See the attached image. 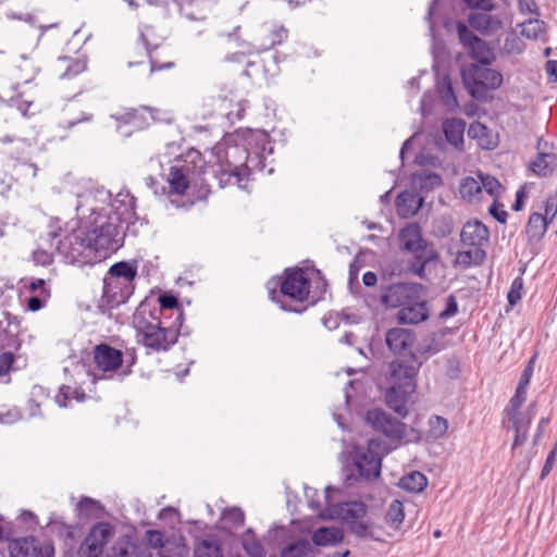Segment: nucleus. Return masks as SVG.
Listing matches in <instances>:
<instances>
[{"mask_svg": "<svg viewBox=\"0 0 557 557\" xmlns=\"http://www.w3.org/2000/svg\"><path fill=\"white\" fill-rule=\"evenodd\" d=\"M411 393H404V389L389 387L386 392L387 405L397 413L405 416L407 413V400Z\"/></svg>", "mask_w": 557, "mask_h": 557, "instance_id": "37", "label": "nucleus"}, {"mask_svg": "<svg viewBox=\"0 0 557 557\" xmlns=\"http://www.w3.org/2000/svg\"><path fill=\"white\" fill-rule=\"evenodd\" d=\"M156 4H166L168 0H148ZM180 12L190 21H201L211 9L209 0H172Z\"/></svg>", "mask_w": 557, "mask_h": 557, "instance_id": "21", "label": "nucleus"}, {"mask_svg": "<svg viewBox=\"0 0 557 557\" xmlns=\"http://www.w3.org/2000/svg\"><path fill=\"white\" fill-rule=\"evenodd\" d=\"M399 243L401 249L412 253L417 259V262L411 267V271L422 276L425 264L434 260L436 253L422 237L421 227L416 223L405 226L399 232Z\"/></svg>", "mask_w": 557, "mask_h": 557, "instance_id": "8", "label": "nucleus"}, {"mask_svg": "<svg viewBox=\"0 0 557 557\" xmlns=\"http://www.w3.org/2000/svg\"><path fill=\"white\" fill-rule=\"evenodd\" d=\"M94 362L97 370L103 373L99 377L94 375V381L97 379H111L112 373L123 366V354L121 350L107 344H100L94 349Z\"/></svg>", "mask_w": 557, "mask_h": 557, "instance_id": "14", "label": "nucleus"}, {"mask_svg": "<svg viewBox=\"0 0 557 557\" xmlns=\"http://www.w3.org/2000/svg\"><path fill=\"white\" fill-rule=\"evenodd\" d=\"M33 258L35 263L39 265H49L52 263L53 260L52 253L44 249H37L36 251H34Z\"/></svg>", "mask_w": 557, "mask_h": 557, "instance_id": "60", "label": "nucleus"}, {"mask_svg": "<svg viewBox=\"0 0 557 557\" xmlns=\"http://www.w3.org/2000/svg\"><path fill=\"white\" fill-rule=\"evenodd\" d=\"M537 153L530 163V170L537 176H548L557 168V154L553 145L544 139L537 141Z\"/></svg>", "mask_w": 557, "mask_h": 557, "instance_id": "17", "label": "nucleus"}, {"mask_svg": "<svg viewBox=\"0 0 557 557\" xmlns=\"http://www.w3.org/2000/svg\"><path fill=\"white\" fill-rule=\"evenodd\" d=\"M159 306H151V308L160 309V318H162V312L164 309H174L178 306V300L174 295L163 294L158 299Z\"/></svg>", "mask_w": 557, "mask_h": 557, "instance_id": "56", "label": "nucleus"}, {"mask_svg": "<svg viewBox=\"0 0 557 557\" xmlns=\"http://www.w3.org/2000/svg\"><path fill=\"white\" fill-rule=\"evenodd\" d=\"M195 557H223L221 545L215 540H201L195 545Z\"/></svg>", "mask_w": 557, "mask_h": 557, "instance_id": "39", "label": "nucleus"}, {"mask_svg": "<svg viewBox=\"0 0 557 557\" xmlns=\"http://www.w3.org/2000/svg\"><path fill=\"white\" fill-rule=\"evenodd\" d=\"M429 315L426 301L420 297L400 308L397 312V320L404 324H418L428 320Z\"/></svg>", "mask_w": 557, "mask_h": 557, "instance_id": "22", "label": "nucleus"}, {"mask_svg": "<svg viewBox=\"0 0 557 557\" xmlns=\"http://www.w3.org/2000/svg\"><path fill=\"white\" fill-rule=\"evenodd\" d=\"M428 425L429 430L426 435L434 441L443 438L449 428L448 420L440 416H432L428 421Z\"/></svg>", "mask_w": 557, "mask_h": 557, "instance_id": "40", "label": "nucleus"}, {"mask_svg": "<svg viewBox=\"0 0 557 557\" xmlns=\"http://www.w3.org/2000/svg\"><path fill=\"white\" fill-rule=\"evenodd\" d=\"M23 289L22 293L24 295L30 294L33 295H42L44 297H50V289L48 287L47 281L42 278H32L22 280Z\"/></svg>", "mask_w": 557, "mask_h": 557, "instance_id": "42", "label": "nucleus"}, {"mask_svg": "<svg viewBox=\"0 0 557 557\" xmlns=\"http://www.w3.org/2000/svg\"><path fill=\"white\" fill-rule=\"evenodd\" d=\"M557 215V193L548 196L545 201L544 214L547 221L550 223Z\"/></svg>", "mask_w": 557, "mask_h": 557, "instance_id": "57", "label": "nucleus"}, {"mask_svg": "<svg viewBox=\"0 0 557 557\" xmlns=\"http://www.w3.org/2000/svg\"><path fill=\"white\" fill-rule=\"evenodd\" d=\"M159 518L169 523L172 528L181 523V515L178 510L173 507L163 508L159 513Z\"/></svg>", "mask_w": 557, "mask_h": 557, "instance_id": "55", "label": "nucleus"}, {"mask_svg": "<svg viewBox=\"0 0 557 557\" xmlns=\"http://www.w3.org/2000/svg\"><path fill=\"white\" fill-rule=\"evenodd\" d=\"M76 226L62 238V224L51 220L45 240L67 263H91L107 258L122 245L125 230L136 219L135 199L125 190L112 198L103 187L90 186L77 193Z\"/></svg>", "mask_w": 557, "mask_h": 557, "instance_id": "1", "label": "nucleus"}, {"mask_svg": "<svg viewBox=\"0 0 557 557\" xmlns=\"http://www.w3.org/2000/svg\"><path fill=\"white\" fill-rule=\"evenodd\" d=\"M137 264L129 261L110 267L103 278V298L110 306L124 304L134 293Z\"/></svg>", "mask_w": 557, "mask_h": 557, "instance_id": "7", "label": "nucleus"}, {"mask_svg": "<svg viewBox=\"0 0 557 557\" xmlns=\"http://www.w3.org/2000/svg\"><path fill=\"white\" fill-rule=\"evenodd\" d=\"M117 121L124 124H131L134 127H139V117L137 110H129L125 114L117 117Z\"/></svg>", "mask_w": 557, "mask_h": 557, "instance_id": "62", "label": "nucleus"}, {"mask_svg": "<svg viewBox=\"0 0 557 557\" xmlns=\"http://www.w3.org/2000/svg\"><path fill=\"white\" fill-rule=\"evenodd\" d=\"M114 535V528L109 522H98L90 528L79 546V557H101L104 547Z\"/></svg>", "mask_w": 557, "mask_h": 557, "instance_id": "10", "label": "nucleus"}, {"mask_svg": "<svg viewBox=\"0 0 557 557\" xmlns=\"http://www.w3.org/2000/svg\"><path fill=\"white\" fill-rule=\"evenodd\" d=\"M171 193L183 195L189 186L188 169L172 166L168 178Z\"/></svg>", "mask_w": 557, "mask_h": 557, "instance_id": "29", "label": "nucleus"}, {"mask_svg": "<svg viewBox=\"0 0 557 557\" xmlns=\"http://www.w3.org/2000/svg\"><path fill=\"white\" fill-rule=\"evenodd\" d=\"M392 388L404 389V393H413L416 376L419 368L394 361L391 363Z\"/></svg>", "mask_w": 557, "mask_h": 557, "instance_id": "18", "label": "nucleus"}, {"mask_svg": "<svg viewBox=\"0 0 557 557\" xmlns=\"http://www.w3.org/2000/svg\"><path fill=\"white\" fill-rule=\"evenodd\" d=\"M480 178L482 182V191L484 190L494 198L502 194L503 187L495 177L480 174Z\"/></svg>", "mask_w": 557, "mask_h": 557, "instance_id": "52", "label": "nucleus"}, {"mask_svg": "<svg viewBox=\"0 0 557 557\" xmlns=\"http://www.w3.org/2000/svg\"><path fill=\"white\" fill-rule=\"evenodd\" d=\"M310 545L299 541L288 545L281 552V557H309Z\"/></svg>", "mask_w": 557, "mask_h": 557, "instance_id": "51", "label": "nucleus"}, {"mask_svg": "<svg viewBox=\"0 0 557 557\" xmlns=\"http://www.w3.org/2000/svg\"><path fill=\"white\" fill-rule=\"evenodd\" d=\"M405 518L404 506L399 500H393L388 507L385 520L394 530H398Z\"/></svg>", "mask_w": 557, "mask_h": 557, "instance_id": "43", "label": "nucleus"}, {"mask_svg": "<svg viewBox=\"0 0 557 557\" xmlns=\"http://www.w3.org/2000/svg\"><path fill=\"white\" fill-rule=\"evenodd\" d=\"M133 323L147 354L168 351L177 342L178 330L174 325H165L160 318V309L151 308L148 302L139 305Z\"/></svg>", "mask_w": 557, "mask_h": 557, "instance_id": "5", "label": "nucleus"}, {"mask_svg": "<svg viewBox=\"0 0 557 557\" xmlns=\"http://www.w3.org/2000/svg\"><path fill=\"white\" fill-rule=\"evenodd\" d=\"M287 29L284 26H277L274 27L271 30L270 38L267 40H263L259 45V50H268L274 47L275 45H280L287 38Z\"/></svg>", "mask_w": 557, "mask_h": 557, "instance_id": "49", "label": "nucleus"}, {"mask_svg": "<svg viewBox=\"0 0 557 557\" xmlns=\"http://www.w3.org/2000/svg\"><path fill=\"white\" fill-rule=\"evenodd\" d=\"M441 351V346L434 337H426L422 339L416 347V352L412 355V359L418 362V368L430 356Z\"/></svg>", "mask_w": 557, "mask_h": 557, "instance_id": "32", "label": "nucleus"}, {"mask_svg": "<svg viewBox=\"0 0 557 557\" xmlns=\"http://www.w3.org/2000/svg\"><path fill=\"white\" fill-rule=\"evenodd\" d=\"M423 198L411 191H403L396 199V210L399 216L410 218L422 207Z\"/></svg>", "mask_w": 557, "mask_h": 557, "instance_id": "24", "label": "nucleus"}, {"mask_svg": "<svg viewBox=\"0 0 557 557\" xmlns=\"http://www.w3.org/2000/svg\"><path fill=\"white\" fill-rule=\"evenodd\" d=\"M465 84L473 98L484 99L488 90H495L503 84V75L493 69L473 66L471 78L465 74Z\"/></svg>", "mask_w": 557, "mask_h": 557, "instance_id": "9", "label": "nucleus"}, {"mask_svg": "<svg viewBox=\"0 0 557 557\" xmlns=\"http://www.w3.org/2000/svg\"><path fill=\"white\" fill-rule=\"evenodd\" d=\"M485 258V252L481 248L460 251L457 253L456 262L460 265L470 267L472 264L481 263Z\"/></svg>", "mask_w": 557, "mask_h": 557, "instance_id": "44", "label": "nucleus"}, {"mask_svg": "<svg viewBox=\"0 0 557 557\" xmlns=\"http://www.w3.org/2000/svg\"><path fill=\"white\" fill-rule=\"evenodd\" d=\"M442 178L438 174L421 172L412 175V184L423 189H431L441 185Z\"/></svg>", "mask_w": 557, "mask_h": 557, "instance_id": "45", "label": "nucleus"}, {"mask_svg": "<svg viewBox=\"0 0 557 557\" xmlns=\"http://www.w3.org/2000/svg\"><path fill=\"white\" fill-rule=\"evenodd\" d=\"M468 136L476 140L478 145L483 149H494L497 146V136L491 132L484 124L473 122L468 129Z\"/></svg>", "mask_w": 557, "mask_h": 557, "instance_id": "25", "label": "nucleus"}, {"mask_svg": "<svg viewBox=\"0 0 557 557\" xmlns=\"http://www.w3.org/2000/svg\"><path fill=\"white\" fill-rule=\"evenodd\" d=\"M535 361V356L531 358L528 366L523 370V373L520 376L519 383L517 387L528 391L532 374H533V364Z\"/></svg>", "mask_w": 557, "mask_h": 557, "instance_id": "59", "label": "nucleus"}, {"mask_svg": "<svg viewBox=\"0 0 557 557\" xmlns=\"http://www.w3.org/2000/svg\"><path fill=\"white\" fill-rule=\"evenodd\" d=\"M523 294V280L522 277H516L511 285L510 289L507 294V299L510 306H516L522 298Z\"/></svg>", "mask_w": 557, "mask_h": 557, "instance_id": "54", "label": "nucleus"}, {"mask_svg": "<svg viewBox=\"0 0 557 557\" xmlns=\"http://www.w3.org/2000/svg\"><path fill=\"white\" fill-rule=\"evenodd\" d=\"M421 290L422 287L416 283L393 284L384 290L382 301L391 308H403L420 298Z\"/></svg>", "mask_w": 557, "mask_h": 557, "instance_id": "16", "label": "nucleus"}, {"mask_svg": "<svg viewBox=\"0 0 557 557\" xmlns=\"http://www.w3.org/2000/svg\"><path fill=\"white\" fill-rule=\"evenodd\" d=\"M364 420L367 424L375 431L383 433L388 440L394 442L395 445L386 447L383 446L379 440L368 441L366 447L345 444L342 458L343 461H346L347 458H351L360 478L372 480L379 478L381 473L383 455L388 454L400 444L418 440L419 435L414 429L408 428L380 408L368 410Z\"/></svg>", "mask_w": 557, "mask_h": 557, "instance_id": "2", "label": "nucleus"}, {"mask_svg": "<svg viewBox=\"0 0 557 557\" xmlns=\"http://www.w3.org/2000/svg\"><path fill=\"white\" fill-rule=\"evenodd\" d=\"M48 399V393L46 388L41 385H35L32 388L29 400H28V409L29 417H37L40 414V406Z\"/></svg>", "mask_w": 557, "mask_h": 557, "instance_id": "41", "label": "nucleus"}, {"mask_svg": "<svg viewBox=\"0 0 557 557\" xmlns=\"http://www.w3.org/2000/svg\"><path fill=\"white\" fill-rule=\"evenodd\" d=\"M84 400L85 393L78 387L69 385H62L54 398L55 404L61 408L71 407L73 401L82 403Z\"/></svg>", "mask_w": 557, "mask_h": 557, "instance_id": "30", "label": "nucleus"}, {"mask_svg": "<svg viewBox=\"0 0 557 557\" xmlns=\"http://www.w3.org/2000/svg\"><path fill=\"white\" fill-rule=\"evenodd\" d=\"M460 238L465 246L480 248L488 239V230L479 221H470L463 225Z\"/></svg>", "mask_w": 557, "mask_h": 557, "instance_id": "23", "label": "nucleus"}, {"mask_svg": "<svg viewBox=\"0 0 557 557\" xmlns=\"http://www.w3.org/2000/svg\"><path fill=\"white\" fill-rule=\"evenodd\" d=\"M33 102L27 100H21L20 98H10L9 106L15 107L24 116L27 115L28 109L32 107Z\"/></svg>", "mask_w": 557, "mask_h": 557, "instance_id": "64", "label": "nucleus"}, {"mask_svg": "<svg viewBox=\"0 0 557 557\" xmlns=\"http://www.w3.org/2000/svg\"><path fill=\"white\" fill-rule=\"evenodd\" d=\"M326 281L321 276L320 271L308 273L301 269L286 272L283 282L271 280L268 282L269 295L272 301L280 305L281 309L292 312H302L305 308L293 307L284 298L296 302H304L311 299L314 304L322 298L326 292Z\"/></svg>", "mask_w": 557, "mask_h": 557, "instance_id": "4", "label": "nucleus"}, {"mask_svg": "<svg viewBox=\"0 0 557 557\" xmlns=\"http://www.w3.org/2000/svg\"><path fill=\"white\" fill-rule=\"evenodd\" d=\"M112 552L113 557H151L147 545L134 534L119 537L112 547Z\"/></svg>", "mask_w": 557, "mask_h": 557, "instance_id": "19", "label": "nucleus"}, {"mask_svg": "<svg viewBox=\"0 0 557 557\" xmlns=\"http://www.w3.org/2000/svg\"><path fill=\"white\" fill-rule=\"evenodd\" d=\"M414 339L413 332L404 327L391 329L385 335V343L388 349L395 355L409 352L414 344Z\"/></svg>", "mask_w": 557, "mask_h": 557, "instance_id": "20", "label": "nucleus"}, {"mask_svg": "<svg viewBox=\"0 0 557 557\" xmlns=\"http://www.w3.org/2000/svg\"><path fill=\"white\" fill-rule=\"evenodd\" d=\"M440 99L444 108L448 112H454L458 109V100L453 90L451 82L448 77H444L438 84Z\"/></svg>", "mask_w": 557, "mask_h": 557, "instance_id": "36", "label": "nucleus"}, {"mask_svg": "<svg viewBox=\"0 0 557 557\" xmlns=\"http://www.w3.org/2000/svg\"><path fill=\"white\" fill-rule=\"evenodd\" d=\"M13 354L5 351L0 354V376L9 372L13 363Z\"/></svg>", "mask_w": 557, "mask_h": 557, "instance_id": "63", "label": "nucleus"}, {"mask_svg": "<svg viewBox=\"0 0 557 557\" xmlns=\"http://www.w3.org/2000/svg\"><path fill=\"white\" fill-rule=\"evenodd\" d=\"M460 195L463 199L472 201L478 198L480 194H482V182L480 178V174L478 177H466L461 181Z\"/></svg>", "mask_w": 557, "mask_h": 557, "instance_id": "38", "label": "nucleus"}, {"mask_svg": "<svg viewBox=\"0 0 557 557\" xmlns=\"http://www.w3.org/2000/svg\"><path fill=\"white\" fill-rule=\"evenodd\" d=\"M8 550L10 557H54L53 545L35 536L12 540Z\"/></svg>", "mask_w": 557, "mask_h": 557, "instance_id": "11", "label": "nucleus"}, {"mask_svg": "<svg viewBox=\"0 0 557 557\" xmlns=\"http://www.w3.org/2000/svg\"><path fill=\"white\" fill-rule=\"evenodd\" d=\"M343 531L336 527L319 528L312 534V542L318 546L335 545L343 540Z\"/></svg>", "mask_w": 557, "mask_h": 557, "instance_id": "28", "label": "nucleus"}, {"mask_svg": "<svg viewBox=\"0 0 557 557\" xmlns=\"http://www.w3.org/2000/svg\"><path fill=\"white\" fill-rule=\"evenodd\" d=\"M85 70H86V62L84 60L76 59V60L71 61V63L67 65L66 71L63 73V75L61 77L71 78V77L84 72Z\"/></svg>", "mask_w": 557, "mask_h": 557, "instance_id": "58", "label": "nucleus"}, {"mask_svg": "<svg viewBox=\"0 0 557 557\" xmlns=\"http://www.w3.org/2000/svg\"><path fill=\"white\" fill-rule=\"evenodd\" d=\"M242 546L249 557H265L263 544L256 537L252 530L245 531L240 539Z\"/></svg>", "mask_w": 557, "mask_h": 557, "instance_id": "34", "label": "nucleus"}, {"mask_svg": "<svg viewBox=\"0 0 557 557\" xmlns=\"http://www.w3.org/2000/svg\"><path fill=\"white\" fill-rule=\"evenodd\" d=\"M221 520L230 527H240L245 521V513L238 507L225 508L222 511Z\"/></svg>", "mask_w": 557, "mask_h": 557, "instance_id": "48", "label": "nucleus"}, {"mask_svg": "<svg viewBox=\"0 0 557 557\" xmlns=\"http://www.w3.org/2000/svg\"><path fill=\"white\" fill-rule=\"evenodd\" d=\"M527 394H528V391L516 387L515 394L510 398L506 408L504 409V412L521 411V407L527 400Z\"/></svg>", "mask_w": 557, "mask_h": 557, "instance_id": "53", "label": "nucleus"}, {"mask_svg": "<svg viewBox=\"0 0 557 557\" xmlns=\"http://www.w3.org/2000/svg\"><path fill=\"white\" fill-rule=\"evenodd\" d=\"M485 12H475L469 15V24L471 27L482 34H492L502 27V22L497 16H492Z\"/></svg>", "mask_w": 557, "mask_h": 557, "instance_id": "26", "label": "nucleus"}, {"mask_svg": "<svg viewBox=\"0 0 557 557\" xmlns=\"http://www.w3.org/2000/svg\"><path fill=\"white\" fill-rule=\"evenodd\" d=\"M49 297H44L42 295L38 294V295H33L30 296L28 299H27V308L30 310V311H38L40 310L46 301L48 300Z\"/></svg>", "mask_w": 557, "mask_h": 557, "instance_id": "61", "label": "nucleus"}, {"mask_svg": "<svg viewBox=\"0 0 557 557\" xmlns=\"http://www.w3.org/2000/svg\"><path fill=\"white\" fill-rule=\"evenodd\" d=\"M426 476L419 471H412L404 475L399 481L400 488L411 493H420L426 487Z\"/></svg>", "mask_w": 557, "mask_h": 557, "instance_id": "35", "label": "nucleus"}, {"mask_svg": "<svg viewBox=\"0 0 557 557\" xmlns=\"http://www.w3.org/2000/svg\"><path fill=\"white\" fill-rule=\"evenodd\" d=\"M545 33V25L542 21L531 18L521 24V34L531 39H540Z\"/></svg>", "mask_w": 557, "mask_h": 557, "instance_id": "46", "label": "nucleus"}, {"mask_svg": "<svg viewBox=\"0 0 557 557\" xmlns=\"http://www.w3.org/2000/svg\"><path fill=\"white\" fill-rule=\"evenodd\" d=\"M77 515L81 519H98L103 516L102 505L92 498L83 497L76 505Z\"/></svg>", "mask_w": 557, "mask_h": 557, "instance_id": "31", "label": "nucleus"}, {"mask_svg": "<svg viewBox=\"0 0 557 557\" xmlns=\"http://www.w3.org/2000/svg\"><path fill=\"white\" fill-rule=\"evenodd\" d=\"M548 225L547 218L542 213L534 212L529 218L525 232L530 239L539 240L545 235Z\"/></svg>", "mask_w": 557, "mask_h": 557, "instance_id": "33", "label": "nucleus"}, {"mask_svg": "<svg viewBox=\"0 0 557 557\" xmlns=\"http://www.w3.org/2000/svg\"><path fill=\"white\" fill-rule=\"evenodd\" d=\"M305 496L308 500L309 507L318 513V516L321 518V512L325 510V493L323 495H320L319 492L313 487H305Z\"/></svg>", "mask_w": 557, "mask_h": 557, "instance_id": "47", "label": "nucleus"}, {"mask_svg": "<svg viewBox=\"0 0 557 557\" xmlns=\"http://www.w3.org/2000/svg\"><path fill=\"white\" fill-rule=\"evenodd\" d=\"M341 493L338 488L332 486L325 488L326 506L325 510L321 512V518L341 519L357 536L381 540L376 528L366 519L367 509L363 503L354 500L335 504L339 499Z\"/></svg>", "mask_w": 557, "mask_h": 557, "instance_id": "6", "label": "nucleus"}, {"mask_svg": "<svg viewBox=\"0 0 557 557\" xmlns=\"http://www.w3.org/2000/svg\"><path fill=\"white\" fill-rule=\"evenodd\" d=\"M47 528L59 536H69L71 534V527L57 513L50 515Z\"/></svg>", "mask_w": 557, "mask_h": 557, "instance_id": "50", "label": "nucleus"}, {"mask_svg": "<svg viewBox=\"0 0 557 557\" xmlns=\"http://www.w3.org/2000/svg\"><path fill=\"white\" fill-rule=\"evenodd\" d=\"M466 124L461 119H449L443 124V131L447 141L456 148L463 145Z\"/></svg>", "mask_w": 557, "mask_h": 557, "instance_id": "27", "label": "nucleus"}, {"mask_svg": "<svg viewBox=\"0 0 557 557\" xmlns=\"http://www.w3.org/2000/svg\"><path fill=\"white\" fill-rule=\"evenodd\" d=\"M145 539L149 547L156 549L165 548L172 554V557H188L189 555L186 540L181 533L168 535L159 530H148L146 531Z\"/></svg>", "mask_w": 557, "mask_h": 557, "instance_id": "12", "label": "nucleus"}, {"mask_svg": "<svg viewBox=\"0 0 557 557\" xmlns=\"http://www.w3.org/2000/svg\"><path fill=\"white\" fill-rule=\"evenodd\" d=\"M534 414V405L529 406L524 411L503 412V426L515 432L512 449L525 443Z\"/></svg>", "mask_w": 557, "mask_h": 557, "instance_id": "13", "label": "nucleus"}, {"mask_svg": "<svg viewBox=\"0 0 557 557\" xmlns=\"http://www.w3.org/2000/svg\"><path fill=\"white\" fill-rule=\"evenodd\" d=\"M457 28L461 44L473 59L484 65L493 63L495 54L483 39L476 37L463 23H458Z\"/></svg>", "mask_w": 557, "mask_h": 557, "instance_id": "15", "label": "nucleus"}, {"mask_svg": "<svg viewBox=\"0 0 557 557\" xmlns=\"http://www.w3.org/2000/svg\"><path fill=\"white\" fill-rule=\"evenodd\" d=\"M221 172L247 189L250 173L262 170L263 159L273 152L268 133L261 129H244L235 137L213 148Z\"/></svg>", "mask_w": 557, "mask_h": 557, "instance_id": "3", "label": "nucleus"}]
</instances>
